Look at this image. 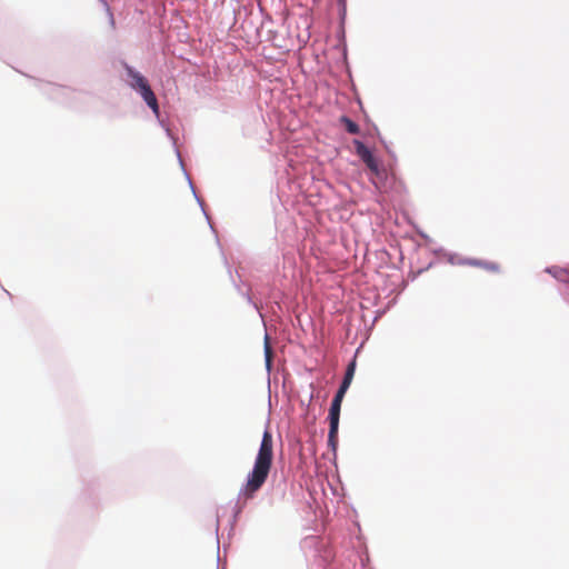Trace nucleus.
Listing matches in <instances>:
<instances>
[{
    "label": "nucleus",
    "mask_w": 569,
    "mask_h": 569,
    "mask_svg": "<svg viewBox=\"0 0 569 569\" xmlns=\"http://www.w3.org/2000/svg\"><path fill=\"white\" fill-rule=\"evenodd\" d=\"M123 67L127 71V74L129 78H131L130 87L141 94L142 99L146 101V103L152 109L154 113H158L159 106L156 98V94L151 90L147 79L136 71L132 67H130L127 63H123Z\"/></svg>",
    "instance_id": "obj_2"
},
{
    "label": "nucleus",
    "mask_w": 569,
    "mask_h": 569,
    "mask_svg": "<svg viewBox=\"0 0 569 569\" xmlns=\"http://www.w3.org/2000/svg\"><path fill=\"white\" fill-rule=\"evenodd\" d=\"M264 353H266L267 367L270 368V366H271V358H272V349H271V346L269 343V337L268 336H266V339H264Z\"/></svg>",
    "instance_id": "obj_8"
},
{
    "label": "nucleus",
    "mask_w": 569,
    "mask_h": 569,
    "mask_svg": "<svg viewBox=\"0 0 569 569\" xmlns=\"http://www.w3.org/2000/svg\"><path fill=\"white\" fill-rule=\"evenodd\" d=\"M356 153L366 163V166L375 173L378 172V162L371 151L360 140L353 141Z\"/></svg>",
    "instance_id": "obj_4"
},
{
    "label": "nucleus",
    "mask_w": 569,
    "mask_h": 569,
    "mask_svg": "<svg viewBox=\"0 0 569 569\" xmlns=\"http://www.w3.org/2000/svg\"><path fill=\"white\" fill-rule=\"evenodd\" d=\"M273 462V437L267 428L254 458L252 470L248 473L247 481L240 490L244 500L252 499L267 481Z\"/></svg>",
    "instance_id": "obj_1"
},
{
    "label": "nucleus",
    "mask_w": 569,
    "mask_h": 569,
    "mask_svg": "<svg viewBox=\"0 0 569 569\" xmlns=\"http://www.w3.org/2000/svg\"><path fill=\"white\" fill-rule=\"evenodd\" d=\"M467 263L469 266L482 268V269H485L487 271H490V272H499L500 271V266L497 262H492V261H483V260H478V259H471V260H468Z\"/></svg>",
    "instance_id": "obj_5"
},
{
    "label": "nucleus",
    "mask_w": 569,
    "mask_h": 569,
    "mask_svg": "<svg viewBox=\"0 0 569 569\" xmlns=\"http://www.w3.org/2000/svg\"><path fill=\"white\" fill-rule=\"evenodd\" d=\"M355 370H356V361L353 360L352 362L349 363V366H348V368L346 370L343 380H342V382H341V385L339 387L340 390H343V391L347 392V390L350 387L351 381L353 379Z\"/></svg>",
    "instance_id": "obj_6"
},
{
    "label": "nucleus",
    "mask_w": 569,
    "mask_h": 569,
    "mask_svg": "<svg viewBox=\"0 0 569 569\" xmlns=\"http://www.w3.org/2000/svg\"><path fill=\"white\" fill-rule=\"evenodd\" d=\"M345 395L346 391L338 389L329 410L330 429L328 435V443L332 449H336L338 442L340 409Z\"/></svg>",
    "instance_id": "obj_3"
},
{
    "label": "nucleus",
    "mask_w": 569,
    "mask_h": 569,
    "mask_svg": "<svg viewBox=\"0 0 569 569\" xmlns=\"http://www.w3.org/2000/svg\"><path fill=\"white\" fill-rule=\"evenodd\" d=\"M340 123L345 126V129L351 133V134H358L360 132L359 126L353 122L350 118L347 116H342L339 119Z\"/></svg>",
    "instance_id": "obj_7"
}]
</instances>
